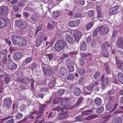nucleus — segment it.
<instances>
[{"label": "nucleus", "instance_id": "nucleus-1", "mask_svg": "<svg viewBox=\"0 0 123 123\" xmlns=\"http://www.w3.org/2000/svg\"><path fill=\"white\" fill-rule=\"evenodd\" d=\"M65 47L67 49L68 48V46L67 43L62 40L57 41L55 46V50L58 52L61 51Z\"/></svg>", "mask_w": 123, "mask_h": 123}, {"label": "nucleus", "instance_id": "nucleus-2", "mask_svg": "<svg viewBox=\"0 0 123 123\" xmlns=\"http://www.w3.org/2000/svg\"><path fill=\"white\" fill-rule=\"evenodd\" d=\"M12 101L10 97L5 98L3 101V105L5 107L9 108L11 105Z\"/></svg>", "mask_w": 123, "mask_h": 123}, {"label": "nucleus", "instance_id": "nucleus-3", "mask_svg": "<svg viewBox=\"0 0 123 123\" xmlns=\"http://www.w3.org/2000/svg\"><path fill=\"white\" fill-rule=\"evenodd\" d=\"M10 19L7 18H0V28L5 26L8 24Z\"/></svg>", "mask_w": 123, "mask_h": 123}, {"label": "nucleus", "instance_id": "nucleus-4", "mask_svg": "<svg viewBox=\"0 0 123 123\" xmlns=\"http://www.w3.org/2000/svg\"><path fill=\"white\" fill-rule=\"evenodd\" d=\"M44 34L43 33H41L40 35L38 36L37 38L36 46V47H38L41 44V42L43 40Z\"/></svg>", "mask_w": 123, "mask_h": 123}, {"label": "nucleus", "instance_id": "nucleus-5", "mask_svg": "<svg viewBox=\"0 0 123 123\" xmlns=\"http://www.w3.org/2000/svg\"><path fill=\"white\" fill-rule=\"evenodd\" d=\"M52 68L50 66L46 67L43 68V71L44 75L47 74L48 75L50 76L51 75Z\"/></svg>", "mask_w": 123, "mask_h": 123}, {"label": "nucleus", "instance_id": "nucleus-6", "mask_svg": "<svg viewBox=\"0 0 123 123\" xmlns=\"http://www.w3.org/2000/svg\"><path fill=\"white\" fill-rule=\"evenodd\" d=\"M99 31V33L101 35H104L107 33L109 31V29L108 27H103L100 26L98 27Z\"/></svg>", "mask_w": 123, "mask_h": 123}, {"label": "nucleus", "instance_id": "nucleus-7", "mask_svg": "<svg viewBox=\"0 0 123 123\" xmlns=\"http://www.w3.org/2000/svg\"><path fill=\"white\" fill-rule=\"evenodd\" d=\"M6 66L7 68L11 70L15 69L17 67V66L16 64L14 62H12L8 63Z\"/></svg>", "mask_w": 123, "mask_h": 123}, {"label": "nucleus", "instance_id": "nucleus-8", "mask_svg": "<svg viewBox=\"0 0 123 123\" xmlns=\"http://www.w3.org/2000/svg\"><path fill=\"white\" fill-rule=\"evenodd\" d=\"M119 8V6L116 5L112 8H111L109 10V15L111 16L118 12L117 10Z\"/></svg>", "mask_w": 123, "mask_h": 123}, {"label": "nucleus", "instance_id": "nucleus-9", "mask_svg": "<svg viewBox=\"0 0 123 123\" xmlns=\"http://www.w3.org/2000/svg\"><path fill=\"white\" fill-rule=\"evenodd\" d=\"M30 19L31 21H29V22L32 24H34V22H37L38 20V15L36 13L33 14L31 15Z\"/></svg>", "mask_w": 123, "mask_h": 123}, {"label": "nucleus", "instance_id": "nucleus-10", "mask_svg": "<svg viewBox=\"0 0 123 123\" xmlns=\"http://www.w3.org/2000/svg\"><path fill=\"white\" fill-rule=\"evenodd\" d=\"M8 8L6 6L0 7V14L2 16H5L8 12Z\"/></svg>", "mask_w": 123, "mask_h": 123}, {"label": "nucleus", "instance_id": "nucleus-11", "mask_svg": "<svg viewBox=\"0 0 123 123\" xmlns=\"http://www.w3.org/2000/svg\"><path fill=\"white\" fill-rule=\"evenodd\" d=\"M105 75H102L101 79L102 82V85L104 88H105L106 86L108 85L109 84L108 80V78L106 77L104 78Z\"/></svg>", "mask_w": 123, "mask_h": 123}, {"label": "nucleus", "instance_id": "nucleus-12", "mask_svg": "<svg viewBox=\"0 0 123 123\" xmlns=\"http://www.w3.org/2000/svg\"><path fill=\"white\" fill-rule=\"evenodd\" d=\"M70 103V101L69 98L64 99L62 101L61 105L65 107L69 105Z\"/></svg>", "mask_w": 123, "mask_h": 123}, {"label": "nucleus", "instance_id": "nucleus-13", "mask_svg": "<svg viewBox=\"0 0 123 123\" xmlns=\"http://www.w3.org/2000/svg\"><path fill=\"white\" fill-rule=\"evenodd\" d=\"M79 23V21L76 20L70 21L69 23V25L70 27H73L77 26Z\"/></svg>", "mask_w": 123, "mask_h": 123}, {"label": "nucleus", "instance_id": "nucleus-14", "mask_svg": "<svg viewBox=\"0 0 123 123\" xmlns=\"http://www.w3.org/2000/svg\"><path fill=\"white\" fill-rule=\"evenodd\" d=\"M47 105H43L41 104H39V111L37 113V114H41L43 113L44 111L45 108L46 107Z\"/></svg>", "mask_w": 123, "mask_h": 123}, {"label": "nucleus", "instance_id": "nucleus-15", "mask_svg": "<svg viewBox=\"0 0 123 123\" xmlns=\"http://www.w3.org/2000/svg\"><path fill=\"white\" fill-rule=\"evenodd\" d=\"M20 37L18 36L15 35L13 36L12 37V42L14 45H17L19 41V39Z\"/></svg>", "mask_w": 123, "mask_h": 123}, {"label": "nucleus", "instance_id": "nucleus-16", "mask_svg": "<svg viewBox=\"0 0 123 123\" xmlns=\"http://www.w3.org/2000/svg\"><path fill=\"white\" fill-rule=\"evenodd\" d=\"M82 35V33H81L79 31H78L75 33L74 35V36L75 41H76L77 42H79L80 39Z\"/></svg>", "mask_w": 123, "mask_h": 123}, {"label": "nucleus", "instance_id": "nucleus-17", "mask_svg": "<svg viewBox=\"0 0 123 123\" xmlns=\"http://www.w3.org/2000/svg\"><path fill=\"white\" fill-rule=\"evenodd\" d=\"M117 45L119 47H122L123 45V37H122L119 36L117 39Z\"/></svg>", "mask_w": 123, "mask_h": 123}, {"label": "nucleus", "instance_id": "nucleus-18", "mask_svg": "<svg viewBox=\"0 0 123 123\" xmlns=\"http://www.w3.org/2000/svg\"><path fill=\"white\" fill-rule=\"evenodd\" d=\"M19 41L17 45L19 46H25L26 44V41L23 38H21L19 39Z\"/></svg>", "mask_w": 123, "mask_h": 123}, {"label": "nucleus", "instance_id": "nucleus-19", "mask_svg": "<svg viewBox=\"0 0 123 123\" xmlns=\"http://www.w3.org/2000/svg\"><path fill=\"white\" fill-rule=\"evenodd\" d=\"M68 113L67 111H65L60 113L59 115L58 118L59 119L62 120L68 117Z\"/></svg>", "mask_w": 123, "mask_h": 123}, {"label": "nucleus", "instance_id": "nucleus-20", "mask_svg": "<svg viewBox=\"0 0 123 123\" xmlns=\"http://www.w3.org/2000/svg\"><path fill=\"white\" fill-rule=\"evenodd\" d=\"M73 92L76 95L79 96L81 94V91L79 88L74 87V89Z\"/></svg>", "mask_w": 123, "mask_h": 123}, {"label": "nucleus", "instance_id": "nucleus-21", "mask_svg": "<svg viewBox=\"0 0 123 123\" xmlns=\"http://www.w3.org/2000/svg\"><path fill=\"white\" fill-rule=\"evenodd\" d=\"M110 46L109 44L107 42H105L102 44L101 48L103 50H107L108 48Z\"/></svg>", "mask_w": 123, "mask_h": 123}, {"label": "nucleus", "instance_id": "nucleus-22", "mask_svg": "<svg viewBox=\"0 0 123 123\" xmlns=\"http://www.w3.org/2000/svg\"><path fill=\"white\" fill-rule=\"evenodd\" d=\"M118 80L123 84V74L121 72H119L117 74Z\"/></svg>", "mask_w": 123, "mask_h": 123}, {"label": "nucleus", "instance_id": "nucleus-23", "mask_svg": "<svg viewBox=\"0 0 123 123\" xmlns=\"http://www.w3.org/2000/svg\"><path fill=\"white\" fill-rule=\"evenodd\" d=\"M60 72L61 74L63 76H66L67 74V70L63 67L60 68Z\"/></svg>", "mask_w": 123, "mask_h": 123}, {"label": "nucleus", "instance_id": "nucleus-24", "mask_svg": "<svg viewBox=\"0 0 123 123\" xmlns=\"http://www.w3.org/2000/svg\"><path fill=\"white\" fill-rule=\"evenodd\" d=\"M123 121V119L119 117H116L113 120L114 123H122Z\"/></svg>", "mask_w": 123, "mask_h": 123}, {"label": "nucleus", "instance_id": "nucleus-25", "mask_svg": "<svg viewBox=\"0 0 123 123\" xmlns=\"http://www.w3.org/2000/svg\"><path fill=\"white\" fill-rule=\"evenodd\" d=\"M22 54L21 53H17L13 56V59L15 60H19L22 57Z\"/></svg>", "mask_w": 123, "mask_h": 123}, {"label": "nucleus", "instance_id": "nucleus-26", "mask_svg": "<svg viewBox=\"0 0 123 123\" xmlns=\"http://www.w3.org/2000/svg\"><path fill=\"white\" fill-rule=\"evenodd\" d=\"M66 40L70 44L74 43V41L72 37L69 35H67L66 38Z\"/></svg>", "mask_w": 123, "mask_h": 123}, {"label": "nucleus", "instance_id": "nucleus-27", "mask_svg": "<svg viewBox=\"0 0 123 123\" xmlns=\"http://www.w3.org/2000/svg\"><path fill=\"white\" fill-rule=\"evenodd\" d=\"M94 101L97 106H99L101 105L102 101L100 98L98 97L94 99Z\"/></svg>", "mask_w": 123, "mask_h": 123}, {"label": "nucleus", "instance_id": "nucleus-28", "mask_svg": "<svg viewBox=\"0 0 123 123\" xmlns=\"http://www.w3.org/2000/svg\"><path fill=\"white\" fill-rule=\"evenodd\" d=\"M80 49L81 50L85 51L86 49V44L85 42H83L80 47Z\"/></svg>", "mask_w": 123, "mask_h": 123}, {"label": "nucleus", "instance_id": "nucleus-29", "mask_svg": "<svg viewBox=\"0 0 123 123\" xmlns=\"http://www.w3.org/2000/svg\"><path fill=\"white\" fill-rule=\"evenodd\" d=\"M55 82V80H50L49 82V83L48 84V86L50 88H52L54 87Z\"/></svg>", "mask_w": 123, "mask_h": 123}, {"label": "nucleus", "instance_id": "nucleus-30", "mask_svg": "<svg viewBox=\"0 0 123 123\" xmlns=\"http://www.w3.org/2000/svg\"><path fill=\"white\" fill-rule=\"evenodd\" d=\"M23 21L21 19L17 20L15 22V24L17 26L19 27H20V26H21V24L23 23Z\"/></svg>", "mask_w": 123, "mask_h": 123}, {"label": "nucleus", "instance_id": "nucleus-31", "mask_svg": "<svg viewBox=\"0 0 123 123\" xmlns=\"http://www.w3.org/2000/svg\"><path fill=\"white\" fill-rule=\"evenodd\" d=\"M98 117V116L97 115H92L90 116H87L86 117L85 120H90L91 119H93L95 118H96L97 117Z\"/></svg>", "mask_w": 123, "mask_h": 123}, {"label": "nucleus", "instance_id": "nucleus-32", "mask_svg": "<svg viewBox=\"0 0 123 123\" xmlns=\"http://www.w3.org/2000/svg\"><path fill=\"white\" fill-rule=\"evenodd\" d=\"M93 24L92 22L88 23L85 27V29L87 31L90 30L93 26Z\"/></svg>", "mask_w": 123, "mask_h": 123}, {"label": "nucleus", "instance_id": "nucleus-33", "mask_svg": "<svg viewBox=\"0 0 123 123\" xmlns=\"http://www.w3.org/2000/svg\"><path fill=\"white\" fill-rule=\"evenodd\" d=\"M83 100V97L82 96L80 97L76 103V105L77 106H79L80 105Z\"/></svg>", "mask_w": 123, "mask_h": 123}, {"label": "nucleus", "instance_id": "nucleus-34", "mask_svg": "<svg viewBox=\"0 0 123 123\" xmlns=\"http://www.w3.org/2000/svg\"><path fill=\"white\" fill-rule=\"evenodd\" d=\"M21 25L20 28L22 29H24L27 27L28 24L26 22L23 21Z\"/></svg>", "mask_w": 123, "mask_h": 123}, {"label": "nucleus", "instance_id": "nucleus-35", "mask_svg": "<svg viewBox=\"0 0 123 123\" xmlns=\"http://www.w3.org/2000/svg\"><path fill=\"white\" fill-rule=\"evenodd\" d=\"M92 111V110H86L84 111H83L82 112V115H88L89 114V113Z\"/></svg>", "mask_w": 123, "mask_h": 123}, {"label": "nucleus", "instance_id": "nucleus-36", "mask_svg": "<svg viewBox=\"0 0 123 123\" xmlns=\"http://www.w3.org/2000/svg\"><path fill=\"white\" fill-rule=\"evenodd\" d=\"M94 85L93 83H92L91 84L86 87L87 89L89 91H91L93 89Z\"/></svg>", "mask_w": 123, "mask_h": 123}, {"label": "nucleus", "instance_id": "nucleus-37", "mask_svg": "<svg viewBox=\"0 0 123 123\" xmlns=\"http://www.w3.org/2000/svg\"><path fill=\"white\" fill-rule=\"evenodd\" d=\"M108 66V65L107 64H106L105 65V71L107 74L110 73V72Z\"/></svg>", "mask_w": 123, "mask_h": 123}, {"label": "nucleus", "instance_id": "nucleus-38", "mask_svg": "<svg viewBox=\"0 0 123 123\" xmlns=\"http://www.w3.org/2000/svg\"><path fill=\"white\" fill-rule=\"evenodd\" d=\"M78 71L80 75H83L84 74L85 70L83 68L79 69Z\"/></svg>", "mask_w": 123, "mask_h": 123}, {"label": "nucleus", "instance_id": "nucleus-39", "mask_svg": "<svg viewBox=\"0 0 123 123\" xmlns=\"http://www.w3.org/2000/svg\"><path fill=\"white\" fill-rule=\"evenodd\" d=\"M112 104L109 103L106 105V109L107 110L109 111L112 108Z\"/></svg>", "mask_w": 123, "mask_h": 123}, {"label": "nucleus", "instance_id": "nucleus-40", "mask_svg": "<svg viewBox=\"0 0 123 123\" xmlns=\"http://www.w3.org/2000/svg\"><path fill=\"white\" fill-rule=\"evenodd\" d=\"M104 110V108L103 107L98 109L97 110L96 112L98 114H100L102 113Z\"/></svg>", "mask_w": 123, "mask_h": 123}, {"label": "nucleus", "instance_id": "nucleus-41", "mask_svg": "<svg viewBox=\"0 0 123 123\" xmlns=\"http://www.w3.org/2000/svg\"><path fill=\"white\" fill-rule=\"evenodd\" d=\"M115 90L113 89H112L111 90L107 92L108 94L111 96L113 95L115 93Z\"/></svg>", "mask_w": 123, "mask_h": 123}, {"label": "nucleus", "instance_id": "nucleus-42", "mask_svg": "<svg viewBox=\"0 0 123 123\" xmlns=\"http://www.w3.org/2000/svg\"><path fill=\"white\" fill-rule=\"evenodd\" d=\"M65 62L67 65H72L73 63L72 62V61L70 59H68L66 60Z\"/></svg>", "mask_w": 123, "mask_h": 123}, {"label": "nucleus", "instance_id": "nucleus-43", "mask_svg": "<svg viewBox=\"0 0 123 123\" xmlns=\"http://www.w3.org/2000/svg\"><path fill=\"white\" fill-rule=\"evenodd\" d=\"M13 11L16 12H17L19 11V8L18 6L16 5H15L12 8Z\"/></svg>", "mask_w": 123, "mask_h": 123}, {"label": "nucleus", "instance_id": "nucleus-44", "mask_svg": "<svg viewBox=\"0 0 123 123\" xmlns=\"http://www.w3.org/2000/svg\"><path fill=\"white\" fill-rule=\"evenodd\" d=\"M23 116V114L19 113L15 115L16 118L18 119H21L22 118Z\"/></svg>", "mask_w": 123, "mask_h": 123}, {"label": "nucleus", "instance_id": "nucleus-45", "mask_svg": "<svg viewBox=\"0 0 123 123\" xmlns=\"http://www.w3.org/2000/svg\"><path fill=\"white\" fill-rule=\"evenodd\" d=\"M100 73L99 72H98L95 73L93 77L95 80L98 79V77L100 75Z\"/></svg>", "mask_w": 123, "mask_h": 123}, {"label": "nucleus", "instance_id": "nucleus-46", "mask_svg": "<svg viewBox=\"0 0 123 123\" xmlns=\"http://www.w3.org/2000/svg\"><path fill=\"white\" fill-rule=\"evenodd\" d=\"M79 65L81 66H83L85 64L84 60L83 59L81 58L79 61Z\"/></svg>", "mask_w": 123, "mask_h": 123}, {"label": "nucleus", "instance_id": "nucleus-47", "mask_svg": "<svg viewBox=\"0 0 123 123\" xmlns=\"http://www.w3.org/2000/svg\"><path fill=\"white\" fill-rule=\"evenodd\" d=\"M67 67L70 72H73L74 71V67L73 66L67 65Z\"/></svg>", "mask_w": 123, "mask_h": 123}, {"label": "nucleus", "instance_id": "nucleus-48", "mask_svg": "<svg viewBox=\"0 0 123 123\" xmlns=\"http://www.w3.org/2000/svg\"><path fill=\"white\" fill-rule=\"evenodd\" d=\"M74 78V75L71 74L68 75L67 77V79L68 80H71Z\"/></svg>", "mask_w": 123, "mask_h": 123}, {"label": "nucleus", "instance_id": "nucleus-49", "mask_svg": "<svg viewBox=\"0 0 123 123\" xmlns=\"http://www.w3.org/2000/svg\"><path fill=\"white\" fill-rule=\"evenodd\" d=\"M99 28L98 27L94 31L93 33V37H95L96 36L98 32L99 31Z\"/></svg>", "mask_w": 123, "mask_h": 123}, {"label": "nucleus", "instance_id": "nucleus-50", "mask_svg": "<svg viewBox=\"0 0 123 123\" xmlns=\"http://www.w3.org/2000/svg\"><path fill=\"white\" fill-rule=\"evenodd\" d=\"M46 55L47 56L49 60L52 59L53 56V54L52 53L46 54Z\"/></svg>", "mask_w": 123, "mask_h": 123}, {"label": "nucleus", "instance_id": "nucleus-51", "mask_svg": "<svg viewBox=\"0 0 123 123\" xmlns=\"http://www.w3.org/2000/svg\"><path fill=\"white\" fill-rule=\"evenodd\" d=\"M10 80V79L9 77H5V82L6 84H8Z\"/></svg>", "mask_w": 123, "mask_h": 123}, {"label": "nucleus", "instance_id": "nucleus-52", "mask_svg": "<svg viewBox=\"0 0 123 123\" xmlns=\"http://www.w3.org/2000/svg\"><path fill=\"white\" fill-rule=\"evenodd\" d=\"M18 5L20 7H24L25 5V4L22 2H18Z\"/></svg>", "mask_w": 123, "mask_h": 123}, {"label": "nucleus", "instance_id": "nucleus-53", "mask_svg": "<svg viewBox=\"0 0 123 123\" xmlns=\"http://www.w3.org/2000/svg\"><path fill=\"white\" fill-rule=\"evenodd\" d=\"M60 12H53V16L55 18H56L58 17L59 15Z\"/></svg>", "mask_w": 123, "mask_h": 123}, {"label": "nucleus", "instance_id": "nucleus-54", "mask_svg": "<svg viewBox=\"0 0 123 123\" xmlns=\"http://www.w3.org/2000/svg\"><path fill=\"white\" fill-rule=\"evenodd\" d=\"M84 116L81 114L80 116H77L75 117V118L77 120L82 119L84 117Z\"/></svg>", "mask_w": 123, "mask_h": 123}, {"label": "nucleus", "instance_id": "nucleus-55", "mask_svg": "<svg viewBox=\"0 0 123 123\" xmlns=\"http://www.w3.org/2000/svg\"><path fill=\"white\" fill-rule=\"evenodd\" d=\"M53 28V26L52 24L50 23H48V26L47 29H52Z\"/></svg>", "mask_w": 123, "mask_h": 123}, {"label": "nucleus", "instance_id": "nucleus-56", "mask_svg": "<svg viewBox=\"0 0 123 123\" xmlns=\"http://www.w3.org/2000/svg\"><path fill=\"white\" fill-rule=\"evenodd\" d=\"M31 89H32L34 88V84L35 82V81L33 79H31Z\"/></svg>", "mask_w": 123, "mask_h": 123}, {"label": "nucleus", "instance_id": "nucleus-57", "mask_svg": "<svg viewBox=\"0 0 123 123\" xmlns=\"http://www.w3.org/2000/svg\"><path fill=\"white\" fill-rule=\"evenodd\" d=\"M102 55L103 56L105 57H108L109 56V55L107 51H106L105 52L103 53Z\"/></svg>", "mask_w": 123, "mask_h": 123}, {"label": "nucleus", "instance_id": "nucleus-58", "mask_svg": "<svg viewBox=\"0 0 123 123\" xmlns=\"http://www.w3.org/2000/svg\"><path fill=\"white\" fill-rule=\"evenodd\" d=\"M74 17L75 18H80L81 17V15L80 13H78L75 14Z\"/></svg>", "mask_w": 123, "mask_h": 123}, {"label": "nucleus", "instance_id": "nucleus-59", "mask_svg": "<svg viewBox=\"0 0 123 123\" xmlns=\"http://www.w3.org/2000/svg\"><path fill=\"white\" fill-rule=\"evenodd\" d=\"M32 59V58L31 57L27 58L25 60V62L27 64L30 62Z\"/></svg>", "mask_w": 123, "mask_h": 123}, {"label": "nucleus", "instance_id": "nucleus-60", "mask_svg": "<svg viewBox=\"0 0 123 123\" xmlns=\"http://www.w3.org/2000/svg\"><path fill=\"white\" fill-rule=\"evenodd\" d=\"M64 92V90L62 89H60L58 91V93L61 95H62Z\"/></svg>", "mask_w": 123, "mask_h": 123}, {"label": "nucleus", "instance_id": "nucleus-61", "mask_svg": "<svg viewBox=\"0 0 123 123\" xmlns=\"http://www.w3.org/2000/svg\"><path fill=\"white\" fill-rule=\"evenodd\" d=\"M14 122V120L13 119H12L10 120H7L5 123H13Z\"/></svg>", "mask_w": 123, "mask_h": 123}, {"label": "nucleus", "instance_id": "nucleus-62", "mask_svg": "<svg viewBox=\"0 0 123 123\" xmlns=\"http://www.w3.org/2000/svg\"><path fill=\"white\" fill-rule=\"evenodd\" d=\"M94 14V12L93 11H89L88 13V15L90 17H92L93 16Z\"/></svg>", "mask_w": 123, "mask_h": 123}, {"label": "nucleus", "instance_id": "nucleus-63", "mask_svg": "<svg viewBox=\"0 0 123 123\" xmlns=\"http://www.w3.org/2000/svg\"><path fill=\"white\" fill-rule=\"evenodd\" d=\"M41 90L42 92L48 91V89L47 87L41 88Z\"/></svg>", "mask_w": 123, "mask_h": 123}, {"label": "nucleus", "instance_id": "nucleus-64", "mask_svg": "<svg viewBox=\"0 0 123 123\" xmlns=\"http://www.w3.org/2000/svg\"><path fill=\"white\" fill-rule=\"evenodd\" d=\"M62 107L59 106H58L56 108H54L53 110L59 112L60 111Z\"/></svg>", "mask_w": 123, "mask_h": 123}]
</instances>
